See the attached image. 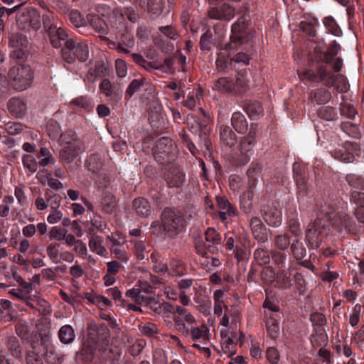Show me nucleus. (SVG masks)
Segmentation results:
<instances>
[{
    "label": "nucleus",
    "instance_id": "f3484780",
    "mask_svg": "<svg viewBox=\"0 0 364 364\" xmlns=\"http://www.w3.org/2000/svg\"><path fill=\"white\" fill-rule=\"evenodd\" d=\"M48 34L51 45L55 48H60L63 44L65 46L66 41H68V35L64 29L60 26L50 28V32L48 33Z\"/></svg>",
    "mask_w": 364,
    "mask_h": 364
},
{
    "label": "nucleus",
    "instance_id": "c756f323",
    "mask_svg": "<svg viewBox=\"0 0 364 364\" xmlns=\"http://www.w3.org/2000/svg\"><path fill=\"white\" fill-rule=\"evenodd\" d=\"M89 247L91 251L100 256H105L107 253L103 246V238L100 236H92L89 240Z\"/></svg>",
    "mask_w": 364,
    "mask_h": 364
},
{
    "label": "nucleus",
    "instance_id": "f03ea898",
    "mask_svg": "<svg viewBox=\"0 0 364 364\" xmlns=\"http://www.w3.org/2000/svg\"><path fill=\"white\" fill-rule=\"evenodd\" d=\"M245 21L243 18H239L237 22L232 25V31L235 33L232 37L230 48L237 50L239 47L242 51L248 52L253 46L255 36L252 33H246ZM250 57L244 52H238L231 60V63H239L241 65L249 64Z\"/></svg>",
    "mask_w": 364,
    "mask_h": 364
},
{
    "label": "nucleus",
    "instance_id": "cd10ccee",
    "mask_svg": "<svg viewBox=\"0 0 364 364\" xmlns=\"http://www.w3.org/2000/svg\"><path fill=\"white\" fill-rule=\"evenodd\" d=\"M331 99V94L326 88H319L311 94L312 101L318 105H325Z\"/></svg>",
    "mask_w": 364,
    "mask_h": 364
},
{
    "label": "nucleus",
    "instance_id": "9d476101",
    "mask_svg": "<svg viewBox=\"0 0 364 364\" xmlns=\"http://www.w3.org/2000/svg\"><path fill=\"white\" fill-rule=\"evenodd\" d=\"M276 282L282 289H289L294 284L298 286L302 285L301 275L297 273H293L291 268L282 269L276 274Z\"/></svg>",
    "mask_w": 364,
    "mask_h": 364
},
{
    "label": "nucleus",
    "instance_id": "6e6d98bb",
    "mask_svg": "<svg viewBox=\"0 0 364 364\" xmlns=\"http://www.w3.org/2000/svg\"><path fill=\"white\" fill-rule=\"evenodd\" d=\"M144 82L145 81L143 79H135L132 80L127 89V93L132 97Z\"/></svg>",
    "mask_w": 364,
    "mask_h": 364
},
{
    "label": "nucleus",
    "instance_id": "ea45409f",
    "mask_svg": "<svg viewBox=\"0 0 364 364\" xmlns=\"http://www.w3.org/2000/svg\"><path fill=\"white\" fill-rule=\"evenodd\" d=\"M69 19L71 23L76 28L87 26V18H83L81 14L77 10H73L70 12Z\"/></svg>",
    "mask_w": 364,
    "mask_h": 364
},
{
    "label": "nucleus",
    "instance_id": "bf43d9fd",
    "mask_svg": "<svg viewBox=\"0 0 364 364\" xmlns=\"http://www.w3.org/2000/svg\"><path fill=\"white\" fill-rule=\"evenodd\" d=\"M115 65L118 77H124L127 73V68L125 62L122 59H117Z\"/></svg>",
    "mask_w": 364,
    "mask_h": 364
},
{
    "label": "nucleus",
    "instance_id": "473e14b6",
    "mask_svg": "<svg viewBox=\"0 0 364 364\" xmlns=\"http://www.w3.org/2000/svg\"><path fill=\"white\" fill-rule=\"evenodd\" d=\"M168 311L173 314H178L185 322L187 323L188 325H192L196 322V319L193 316L191 313L188 312L185 309H183L179 306H169Z\"/></svg>",
    "mask_w": 364,
    "mask_h": 364
},
{
    "label": "nucleus",
    "instance_id": "0e129e2a",
    "mask_svg": "<svg viewBox=\"0 0 364 364\" xmlns=\"http://www.w3.org/2000/svg\"><path fill=\"white\" fill-rule=\"evenodd\" d=\"M134 250L138 259H143L145 258V245L142 241H134Z\"/></svg>",
    "mask_w": 364,
    "mask_h": 364
},
{
    "label": "nucleus",
    "instance_id": "7ed1b4c3",
    "mask_svg": "<svg viewBox=\"0 0 364 364\" xmlns=\"http://www.w3.org/2000/svg\"><path fill=\"white\" fill-rule=\"evenodd\" d=\"M161 225L159 221L152 222L150 229L153 234L160 236L162 232L169 237H174L181 232L185 227V220L178 210L165 208L161 215Z\"/></svg>",
    "mask_w": 364,
    "mask_h": 364
},
{
    "label": "nucleus",
    "instance_id": "8fccbe9b",
    "mask_svg": "<svg viewBox=\"0 0 364 364\" xmlns=\"http://www.w3.org/2000/svg\"><path fill=\"white\" fill-rule=\"evenodd\" d=\"M267 358L270 364H280L279 353L274 347H268L266 352Z\"/></svg>",
    "mask_w": 364,
    "mask_h": 364
},
{
    "label": "nucleus",
    "instance_id": "39448f33",
    "mask_svg": "<svg viewBox=\"0 0 364 364\" xmlns=\"http://www.w3.org/2000/svg\"><path fill=\"white\" fill-rule=\"evenodd\" d=\"M60 158L64 162L70 164L77 159L82 148V142L73 131L61 134Z\"/></svg>",
    "mask_w": 364,
    "mask_h": 364
},
{
    "label": "nucleus",
    "instance_id": "680f3d73",
    "mask_svg": "<svg viewBox=\"0 0 364 364\" xmlns=\"http://www.w3.org/2000/svg\"><path fill=\"white\" fill-rule=\"evenodd\" d=\"M73 102L80 107L90 109L92 107V102L86 97H79L73 100Z\"/></svg>",
    "mask_w": 364,
    "mask_h": 364
},
{
    "label": "nucleus",
    "instance_id": "bb28decb",
    "mask_svg": "<svg viewBox=\"0 0 364 364\" xmlns=\"http://www.w3.org/2000/svg\"><path fill=\"white\" fill-rule=\"evenodd\" d=\"M56 200L55 204L56 206L53 205H50L49 214L47 216V221L48 223L54 225L58 223L63 219V213L59 210L58 206L60 205V199L58 196H54Z\"/></svg>",
    "mask_w": 364,
    "mask_h": 364
},
{
    "label": "nucleus",
    "instance_id": "6ab92c4d",
    "mask_svg": "<svg viewBox=\"0 0 364 364\" xmlns=\"http://www.w3.org/2000/svg\"><path fill=\"white\" fill-rule=\"evenodd\" d=\"M206 247L210 252H216L220 246L221 240L219 234L214 228H208L205 233Z\"/></svg>",
    "mask_w": 364,
    "mask_h": 364
},
{
    "label": "nucleus",
    "instance_id": "5fc2aeb1",
    "mask_svg": "<svg viewBox=\"0 0 364 364\" xmlns=\"http://www.w3.org/2000/svg\"><path fill=\"white\" fill-rule=\"evenodd\" d=\"M66 232V230L62 229L58 226H54L50 230L49 235L52 239L60 241L63 240Z\"/></svg>",
    "mask_w": 364,
    "mask_h": 364
},
{
    "label": "nucleus",
    "instance_id": "2f4dec72",
    "mask_svg": "<svg viewBox=\"0 0 364 364\" xmlns=\"http://www.w3.org/2000/svg\"><path fill=\"white\" fill-rule=\"evenodd\" d=\"M318 116L326 121H333L337 117L336 109L332 106L321 105L317 110Z\"/></svg>",
    "mask_w": 364,
    "mask_h": 364
},
{
    "label": "nucleus",
    "instance_id": "79ce46f5",
    "mask_svg": "<svg viewBox=\"0 0 364 364\" xmlns=\"http://www.w3.org/2000/svg\"><path fill=\"white\" fill-rule=\"evenodd\" d=\"M164 6V0H149L148 10L150 13L159 16L161 14Z\"/></svg>",
    "mask_w": 364,
    "mask_h": 364
},
{
    "label": "nucleus",
    "instance_id": "5701e85b",
    "mask_svg": "<svg viewBox=\"0 0 364 364\" xmlns=\"http://www.w3.org/2000/svg\"><path fill=\"white\" fill-rule=\"evenodd\" d=\"M231 124L235 131L239 134H245L248 128V124L245 117L240 112H235L232 114Z\"/></svg>",
    "mask_w": 364,
    "mask_h": 364
},
{
    "label": "nucleus",
    "instance_id": "aec40b11",
    "mask_svg": "<svg viewBox=\"0 0 364 364\" xmlns=\"http://www.w3.org/2000/svg\"><path fill=\"white\" fill-rule=\"evenodd\" d=\"M134 208L139 217L147 218L154 209L149 201L144 198H138L134 200Z\"/></svg>",
    "mask_w": 364,
    "mask_h": 364
},
{
    "label": "nucleus",
    "instance_id": "412c9836",
    "mask_svg": "<svg viewBox=\"0 0 364 364\" xmlns=\"http://www.w3.org/2000/svg\"><path fill=\"white\" fill-rule=\"evenodd\" d=\"M26 40L18 34L12 36L10 44L14 48L11 55L14 58L20 59L22 58L25 54L26 50L24 48V43Z\"/></svg>",
    "mask_w": 364,
    "mask_h": 364
},
{
    "label": "nucleus",
    "instance_id": "a878e982",
    "mask_svg": "<svg viewBox=\"0 0 364 364\" xmlns=\"http://www.w3.org/2000/svg\"><path fill=\"white\" fill-rule=\"evenodd\" d=\"M278 318L271 315L270 318H266L267 337L272 340H276L279 335Z\"/></svg>",
    "mask_w": 364,
    "mask_h": 364
},
{
    "label": "nucleus",
    "instance_id": "603ef678",
    "mask_svg": "<svg viewBox=\"0 0 364 364\" xmlns=\"http://www.w3.org/2000/svg\"><path fill=\"white\" fill-rule=\"evenodd\" d=\"M47 130L50 136L55 139L58 137L60 133V127L57 122L50 120L48 122Z\"/></svg>",
    "mask_w": 364,
    "mask_h": 364
},
{
    "label": "nucleus",
    "instance_id": "09e8293b",
    "mask_svg": "<svg viewBox=\"0 0 364 364\" xmlns=\"http://www.w3.org/2000/svg\"><path fill=\"white\" fill-rule=\"evenodd\" d=\"M263 307L266 318H270L271 315H273L275 317H279V308L277 306L272 304L270 301H265L264 302Z\"/></svg>",
    "mask_w": 364,
    "mask_h": 364
},
{
    "label": "nucleus",
    "instance_id": "4468645a",
    "mask_svg": "<svg viewBox=\"0 0 364 364\" xmlns=\"http://www.w3.org/2000/svg\"><path fill=\"white\" fill-rule=\"evenodd\" d=\"M263 217L266 223L272 227H279L282 222V212L274 204L264 208Z\"/></svg>",
    "mask_w": 364,
    "mask_h": 364
},
{
    "label": "nucleus",
    "instance_id": "a211bd4d",
    "mask_svg": "<svg viewBox=\"0 0 364 364\" xmlns=\"http://www.w3.org/2000/svg\"><path fill=\"white\" fill-rule=\"evenodd\" d=\"M8 109L12 115L21 118L26 114L27 107L22 99L13 97L9 101Z\"/></svg>",
    "mask_w": 364,
    "mask_h": 364
},
{
    "label": "nucleus",
    "instance_id": "6e6552de",
    "mask_svg": "<svg viewBox=\"0 0 364 364\" xmlns=\"http://www.w3.org/2000/svg\"><path fill=\"white\" fill-rule=\"evenodd\" d=\"M226 291L225 289H218L213 292V298L214 300V315L215 316H221L220 324L228 327L230 323V315H232L231 310L225 304V296Z\"/></svg>",
    "mask_w": 364,
    "mask_h": 364
},
{
    "label": "nucleus",
    "instance_id": "58836bf2",
    "mask_svg": "<svg viewBox=\"0 0 364 364\" xmlns=\"http://www.w3.org/2000/svg\"><path fill=\"white\" fill-rule=\"evenodd\" d=\"M214 88L221 92H228L234 90V85L227 77H220L215 83Z\"/></svg>",
    "mask_w": 364,
    "mask_h": 364
},
{
    "label": "nucleus",
    "instance_id": "13d9d810",
    "mask_svg": "<svg viewBox=\"0 0 364 364\" xmlns=\"http://www.w3.org/2000/svg\"><path fill=\"white\" fill-rule=\"evenodd\" d=\"M276 246L281 250H284L289 245V238L286 235H278L276 237Z\"/></svg>",
    "mask_w": 364,
    "mask_h": 364
},
{
    "label": "nucleus",
    "instance_id": "a18cd8bd",
    "mask_svg": "<svg viewBox=\"0 0 364 364\" xmlns=\"http://www.w3.org/2000/svg\"><path fill=\"white\" fill-rule=\"evenodd\" d=\"M23 164L31 173H35L38 169V163L31 155H24L22 159Z\"/></svg>",
    "mask_w": 364,
    "mask_h": 364
},
{
    "label": "nucleus",
    "instance_id": "9b49d317",
    "mask_svg": "<svg viewBox=\"0 0 364 364\" xmlns=\"http://www.w3.org/2000/svg\"><path fill=\"white\" fill-rule=\"evenodd\" d=\"M172 141L168 137L160 138L155 146L154 154L156 161L165 164L168 159V154L171 151Z\"/></svg>",
    "mask_w": 364,
    "mask_h": 364
},
{
    "label": "nucleus",
    "instance_id": "4d7b16f0",
    "mask_svg": "<svg viewBox=\"0 0 364 364\" xmlns=\"http://www.w3.org/2000/svg\"><path fill=\"white\" fill-rule=\"evenodd\" d=\"M5 129L11 135H16L23 129V125L20 123L9 122L5 126Z\"/></svg>",
    "mask_w": 364,
    "mask_h": 364
},
{
    "label": "nucleus",
    "instance_id": "49530a36",
    "mask_svg": "<svg viewBox=\"0 0 364 364\" xmlns=\"http://www.w3.org/2000/svg\"><path fill=\"white\" fill-rule=\"evenodd\" d=\"M59 248L60 245L58 243H50L47 247V254L50 259L54 262H58L60 259V254L59 253Z\"/></svg>",
    "mask_w": 364,
    "mask_h": 364
},
{
    "label": "nucleus",
    "instance_id": "2eb2a0df",
    "mask_svg": "<svg viewBox=\"0 0 364 364\" xmlns=\"http://www.w3.org/2000/svg\"><path fill=\"white\" fill-rule=\"evenodd\" d=\"M216 200L218 206L220 210L219 211V217L222 220H225L228 218L237 215L236 208L225 197L217 196Z\"/></svg>",
    "mask_w": 364,
    "mask_h": 364
},
{
    "label": "nucleus",
    "instance_id": "7c9ffc66",
    "mask_svg": "<svg viewBox=\"0 0 364 364\" xmlns=\"http://www.w3.org/2000/svg\"><path fill=\"white\" fill-rule=\"evenodd\" d=\"M252 233L256 240L259 242H265L267 239V234L266 232H262V228L261 226L260 220L257 218H252L250 221Z\"/></svg>",
    "mask_w": 364,
    "mask_h": 364
},
{
    "label": "nucleus",
    "instance_id": "37998d69",
    "mask_svg": "<svg viewBox=\"0 0 364 364\" xmlns=\"http://www.w3.org/2000/svg\"><path fill=\"white\" fill-rule=\"evenodd\" d=\"M291 249L294 256L297 259H303L306 255L305 247H304L303 244L299 242L298 240L293 242L291 246Z\"/></svg>",
    "mask_w": 364,
    "mask_h": 364
},
{
    "label": "nucleus",
    "instance_id": "1a4fd4ad",
    "mask_svg": "<svg viewBox=\"0 0 364 364\" xmlns=\"http://www.w3.org/2000/svg\"><path fill=\"white\" fill-rule=\"evenodd\" d=\"M100 10L105 11L106 15L109 14V8H105L104 6L99 7L97 9V14H89L87 16V25L91 26L97 32L100 33V38L102 39H108L109 37L106 36L108 34V26L105 18L100 17V15H102L105 18V14L101 13Z\"/></svg>",
    "mask_w": 364,
    "mask_h": 364
},
{
    "label": "nucleus",
    "instance_id": "de8ad7c7",
    "mask_svg": "<svg viewBox=\"0 0 364 364\" xmlns=\"http://www.w3.org/2000/svg\"><path fill=\"white\" fill-rule=\"evenodd\" d=\"M17 334L23 338L28 337L31 333V328L28 324L23 321H19L16 327Z\"/></svg>",
    "mask_w": 364,
    "mask_h": 364
},
{
    "label": "nucleus",
    "instance_id": "dca6fc26",
    "mask_svg": "<svg viewBox=\"0 0 364 364\" xmlns=\"http://www.w3.org/2000/svg\"><path fill=\"white\" fill-rule=\"evenodd\" d=\"M166 181L169 188H179L185 182V173L178 168H171L166 173Z\"/></svg>",
    "mask_w": 364,
    "mask_h": 364
},
{
    "label": "nucleus",
    "instance_id": "20e7f679",
    "mask_svg": "<svg viewBox=\"0 0 364 364\" xmlns=\"http://www.w3.org/2000/svg\"><path fill=\"white\" fill-rule=\"evenodd\" d=\"M33 78V72L28 64L17 63L8 72L11 86L18 92L27 90L31 85Z\"/></svg>",
    "mask_w": 364,
    "mask_h": 364
},
{
    "label": "nucleus",
    "instance_id": "423d86ee",
    "mask_svg": "<svg viewBox=\"0 0 364 364\" xmlns=\"http://www.w3.org/2000/svg\"><path fill=\"white\" fill-rule=\"evenodd\" d=\"M256 130L251 127L249 134L240 140L238 151L232 156L235 164L244 166L250 161L256 143Z\"/></svg>",
    "mask_w": 364,
    "mask_h": 364
},
{
    "label": "nucleus",
    "instance_id": "052dcab7",
    "mask_svg": "<svg viewBox=\"0 0 364 364\" xmlns=\"http://www.w3.org/2000/svg\"><path fill=\"white\" fill-rule=\"evenodd\" d=\"M53 17V15L50 14H45L42 16L43 26L47 33L50 32V28L53 27H58V26L54 23Z\"/></svg>",
    "mask_w": 364,
    "mask_h": 364
},
{
    "label": "nucleus",
    "instance_id": "c03bdc74",
    "mask_svg": "<svg viewBox=\"0 0 364 364\" xmlns=\"http://www.w3.org/2000/svg\"><path fill=\"white\" fill-rule=\"evenodd\" d=\"M254 257L260 265L269 264L270 257L267 251L262 248H257L254 252Z\"/></svg>",
    "mask_w": 364,
    "mask_h": 364
},
{
    "label": "nucleus",
    "instance_id": "f257e3e1",
    "mask_svg": "<svg viewBox=\"0 0 364 364\" xmlns=\"http://www.w3.org/2000/svg\"><path fill=\"white\" fill-rule=\"evenodd\" d=\"M340 50L341 46L333 41L331 48L325 53L323 61L301 73H298L299 78L312 84L322 83L328 87L334 86L338 80L343 78L339 73L343 66L342 59H333Z\"/></svg>",
    "mask_w": 364,
    "mask_h": 364
},
{
    "label": "nucleus",
    "instance_id": "c9c22d12",
    "mask_svg": "<svg viewBox=\"0 0 364 364\" xmlns=\"http://www.w3.org/2000/svg\"><path fill=\"white\" fill-rule=\"evenodd\" d=\"M245 110L252 119H257L263 113V108L258 102H249L245 105Z\"/></svg>",
    "mask_w": 364,
    "mask_h": 364
},
{
    "label": "nucleus",
    "instance_id": "b1692460",
    "mask_svg": "<svg viewBox=\"0 0 364 364\" xmlns=\"http://www.w3.org/2000/svg\"><path fill=\"white\" fill-rule=\"evenodd\" d=\"M190 334L194 341L201 340L203 344H208L209 340V330L205 325H201L198 327H191L190 329Z\"/></svg>",
    "mask_w": 364,
    "mask_h": 364
},
{
    "label": "nucleus",
    "instance_id": "393cba45",
    "mask_svg": "<svg viewBox=\"0 0 364 364\" xmlns=\"http://www.w3.org/2000/svg\"><path fill=\"white\" fill-rule=\"evenodd\" d=\"M220 141L223 145L232 146L236 142V135L234 132L227 125H222L220 127Z\"/></svg>",
    "mask_w": 364,
    "mask_h": 364
},
{
    "label": "nucleus",
    "instance_id": "ddd939ff",
    "mask_svg": "<svg viewBox=\"0 0 364 364\" xmlns=\"http://www.w3.org/2000/svg\"><path fill=\"white\" fill-rule=\"evenodd\" d=\"M100 92L109 98L111 103L117 104L121 99L119 89L112 84L109 80L104 79L99 85Z\"/></svg>",
    "mask_w": 364,
    "mask_h": 364
},
{
    "label": "nucleus",
    "instance_id": "4be33fe9",
    "mask_svg": "<svg viewBox=\"0 0 364 364\" xmlns=\"http://www.w3.org/2000/svg\"><path fill=\"white\" fill-rule=\"evenodd\" d=\"M221 338L222 348L224 353L228 354V357L234 355L236 353L235 346L237 343L230 338L228 329L221 331Z\"/></svg>",
    "mask_w": 364,
    "mask_h": 364
},
{
    "label": "nucleus",
    "instance_id": "0eeeda50",
    "mask_svg": "<svg viewBox=\"0 0 364 364\" xmlns=\"http://www.w3.org/2000/svg\"><path fill=\"white\" fill-rule=\"evenodd\" d=\"M63 60L68 63H73L76 58L80 61L85 62L89 58V48L85 42L76 43L73 39L66 41L65 47L62 50Z\"/></svg>",
    "mask_w": 364,
    "mask_h": 364
},
{
    "label": "nucleus",
    "instance_id": "c85d7f7f",
    "mask_svg": "<svg viewBox=\"0 0 364 364\" xmlns=\"http://www.w3.org/2000/svg\"><path fill=\"white\" fill-rule=\"evenodd\" d=\"M58 337L60 342L68 345L73 343L75 338V331L70 325L63 326L58 332Z\"/></svg>",
    "mask_w": 364,
    "mask_h": 364
},
{
    "label": "nucleus",
    "instance_id": "e2e57ef3",
    "mask_svg": "<svg viewBox=\"0 0 364 364\" xmlns=\"http://www.w3.org/2000/svg\"><path fill=\"white\" fill-rule=\"evenodd\" d=\"M51 176V173L48 172L46 169L41 170L36 174V178L42 184L48 185Z\"/></svg>",
    "mask_w": 364,
    "mask_h": 364
},
{
    "label": "nucleus",
    "instance_id": "338daca9",
    "mask_svg": "<svg viewBox=\"0 0 364 364\" xmlns=\"http://www.w3.org/2000/svg\"><path fill=\"white\" fill-rule=\"evenodd\" d=\"M272 261L278 266L279 269L284 267L285 257L281 252H274L272 256Z\"/></svg>",
    "mask_w": 364,
    "mask_h": 364
},
{
    "label": "nucleus",
    "instance_id": "e433bc0d",
    "mask_svg": "<svg viewBox=\"0 0 364 364\" xmlns=\"http://www.w3.org/2000/svg\"><path fill=\"white\" fill-rule=\"evenodd\" d=\"M253 196L254 193L252 189H249L244 192L243 194L240 196L241 208L246 213L250 212L252 208Z\"/></svg>",
    "mask_w": 364,
    "mask_h": 364
},
{
    "label": "nucleus",
    "instance_id": "f704fd0d",
    "mask_svg": "<svg viewBox=\"0 0 364 364\" xmlns=\"http://www.w3.org/2000/svg\"><path fill=\"white\" fill-rule=\"evenodd\" d=\"M250 77L247 73H239L236 77V80L233 83L234 90L238 92L245 91L250 87Z\"/></svg>",
    "mask_w": 364,
    "mask_h": 364
},
{
    "label": "nucleus",
    "instance_id": "72a5a7b5",
    "mask_svg": "<svg viewBox=\"0 0 364 364\" xmlns=\"http://www.w3.org/2000/svg\"><path fill=\"white\" fill-rule=\"evenodd\" d=\"M141 291L137 289H130L127 291L126 296L132 299L137 304H149L153 298L149 296H144L141 294Z\"/></svg>",
    "mask_w": 364,
    "mask_h": 364
},
{
    "label": "nucleus",
    "instance_id": "f8f14e48",
    "mask_svg": "<svg viewBox=\"0 0 364 364\" xmlns=\"http://www.w3.org/2000/svg\"><path fill=\"white\" fill-rule=\"evenodd\" d=\"M210 18L230 21L235 16V9L228 4L211 7L208 11Z\"/></svg>",
    "mask_w": 364,
    "mask_h": 364
},
{
    "label": "nucleus",
    "instance_id": "3c124183",
    "mask_svg": "<svg viewBox=\"0 0 364 364\" xmlns=\"http://www.w3.org/2000/svg\"><path fill=\"white\" fill-rule=\"evenodd\" d=\"M47 358L51 364H58L63 359V355L55 349H50L47 352Z\"/></svg>",
    "mask_w": 364,
    "mask_h": 364
},
{
    "label": "nucleus",
    "instance_id": "864d4df0",
    "mask_svg": "<svg viewBox=\"0 0 364 364\" xmlns=\"http://www.w3.org/2000/svg\"><path fill=\"white\" fill-rule=\"evenodd\" d=\"M229 185L232 191L238 192L242 189L243 183L240 176L232 175L229 178Z\"/></svg>",
    "mask_w": 364,
    "mask_h": 364
},
{
    "label": "nucleus",
    "instance_id": "4c0bfd02",
    "mask_svg": "<svg viewBox=\"0 0 364 364\" xmlns=\"http://www.w3.org/2000/svg\"><path fill=\"white\" fill-rule=\"evenodd\" d=\"M40 156L43 157V159L40 160L39 164L43 167L53 165L55 162L54 156L52 155L50 150L46 147H42L41 149Z\"/></svg>",
    "mask_w": 364,
    "mask_h": 364
},
{
    "label": "nucleus",
    "instance_id": "69168bd1",
    "mask_svg": "<svg viewBox=\"0 0 364 364\" xmlns=\"http://www.w3.org/2000/svg\"><path fill=\"white\" fill-rule=\"evenodd\" d=\"M110 301L104 296L97 295L94 298L93 304L100 309H105L110 304Z\"/></svg>",
    "mask_w": 364,
    "mask_h": 364
},
{
    "label": "nucleus",
    "instance_id": "a19ab883",
    "mask_svg": "<svg viewBox=\"0 0 364 364\" xmlns=\"http://www.w3.org/2000/svg\"><path fill=\"white\" fill-rule=\"evenodd\" d=\"M323 23L330 33L335 36H340L341 35V30L332 17L327 16L324 18Z\"/></svg>",
    "mask_w": 364,
    "mask_h": 364
},
{
    "label": "nucleus",
    "instance_id": "774afa93",
    "mask_svg": "<svg viewBox=\"0 0 364 364\" xmlns=\"http://www.w3.org/2000/svg\"><path fill=\"white\" fill-rule=\"evenodd\" d=\"M173 321L175 322V325L178 330L182 332H188V329L184 323L183 318L179 316L178 314H175L173 317Z\"/></svg>",
    "mask_w": 364,
    "mask_h": 364
}]
</instances>
